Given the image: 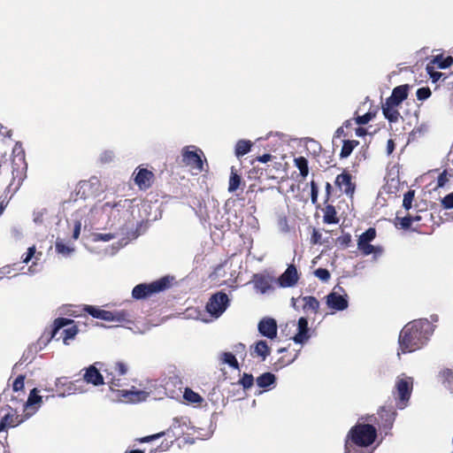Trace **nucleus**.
Instances as JSON below:
<instances>
[{"label":"nucleus","mask_w":453,"mask_h":453,"mask_svg":"<svg viewBox=\"0 0 453 453\" xmlns=\"http://www.w3.org/2000/svg\"><path fill=\"white\" fill-rule=\"evenodd\" d=\"M44 214L43 211H38L35 213L34 221L35 223H41L42 221V216Z\"/></svg>","instance_id":"0e129e2a"},{"label":"nucleus","mask_w":453,"mask_h":453,"mask_svg":"<svg viewBox=\"0 0 453 453\" xmlns=\"http://www.w3.org/2000/svg\"><path fill=\"white\" fill-rule=\"evenodd\" d=\"M251 355L260 357L264 361L270 355V348L265 341H258L251 349Z\"/></svg>","instance_id":"b1692460"},{"label":"nucleus","mask_w":453,"mask_h":453,"mask_svg":"<svg viewBox=\"0 0 453 453\" xmlns=\"http://www.w3.org/2000/svg\"><path fill=\"white\" fill-rule=\"evenodd\" d=\"M295 165L300 171V174L305 178L309 173L308 161L303 157L295 158Z\"/></svg>","instance_id":"2f4dec72"},{"label":"nucleus","mask_w":453,"mask_h":453,"mask_svg":"<svg viewBox=\"0 0 453 453\" xmlns=\"http://www.w3.org/2000/svg\"><path fill=\"white\" fill-rule=\"evenodd\" d=\"M304 304L303 308L307 310H311L314 312H317V311L319 308V301L313 297V296H304L303 298Z\"/></svg>","instance_id":"c9c22d12"},{"label":"nucleus","mask_w":453,"mask_h":453,"mask_svg":"<svg viewBox=\"0 0 453 453\" xmlns=\"http://www.w3.org/2000/svg\"><path fill=\"white\" fill-rule=\"evenodd\" d=\"M254 288L257 292L265 295L272 290H273V287L272 285V281L270 279L256 275L254 280Z\"/></svg>","instance_id":"412c9836"},{"label":"nucleus","mask_w":453,"mask_h":453,"mask_svg":"<svg viewBox=\"0 0 453 453\" xmlns=\"http://www.w3.org/2000/svg\"><path fill=\"white\" fill-rule=\"evenodd\" d=\"M453 63V58L451 57H448L443 58L442 57H435L433 60V64H436L439 68L445 69L449 67Z\"/></svg>","instance_id":"37998d69"},{"label":"nucleus","mask_w":453,"mask_h":453,"mask_svg":"<svg viewBox=\"0 0 453 453\" xmlns=\"http://www.w3.org/2000/svg\"><path fill=\"white\" fill-rule=\"evenodd\" d=\"M311 202L313 203H315L317 202V199H318V194H319V191H318V188L315 184L314 181H311Z\"/></svg>","instance_id":"052dcab7"},{"label":"nucleus","mask_w":453,"mask_h":453,"mask_svg":"<svg viewBox=\"0 0 453 453\" xmlns=\"http://www.w3.org/2000/svg\"><path fill=\"white\" fill-rule=\"evenodd\" d=\"M272 158V156L270 154H264L260 157H257V160L260 162V163H263V164H265L267 162H269Z\"/></svg>","instance_id":"e2e57ef3"},{"label":"nucleus","mask_w":453,"mask_h":453,"mask_svg":"<svg viewBox=\"0 0 453 453\" xmlns=\"http://www.w3.org/2000/svg\"><path fill=\"white\" fill-rule=\"evenodd\" d=\"M35 246L29 247L27 250V252L26 254V257L22 258V262L25 264H27L32 259V257L35 256Z\"/></svg>","instance_id":"bf43d9fd"},{"label":"nucleus","mask_w":453,"mask_h":453,"mask_svg":"<svg viewBox=\"0 0 453 453\" xmlns=\"http://www.w3.org/2000/svg\"><path fill=\"white\" fill-rule=\"evenodd\" d=\"M169 285L167 278H162L150 284H139L133 288L132 296L134 299H142L152 294L165 290Z\"/></svg>","instance_id":"0eeeda50"},{"label":"nucleus","mask_w":453,"mask_h":453,"mask_svg":"<svg viewBox=\"0 0 453 453\" xmlns=\"http://www.w3.org/2000/svg\"><path fill=\"white\" fill-rule=\"evenodd\" d=\"M258 332L265 337L271 340L277 336V323L274 319L264 318L257 325Z\"/></svg>","instance_id":"f8f14e48"},{"label":"nucleus","mask_w":453,"mask_h":453,"mask_svg":"<svg viewBox=\"0 0 453 453\" xmlns=\"http://www.w3.org/2000/svg\"><path fill=\"white\" fill-rule=\"evenodd\" d=\"M72 322L73 320L65 318L57 319L54 322V328L51 333V338H56L59 331Z\"/></svg>","instance_id":"7c9ffc66"},{"label":"nucleus","mask_w":453,"mask_h":453,"mask_svg":"<svg viewBox=\"0 0 453 453\" xmlns=\"http://www.w3.org/2000/svg\"><path fill=\"white\" fill-rule=\"evenodd\" d=\"M11 167L13 180H15L16 178H18L19 180H22L24 171L27 168L23 153L19 152L14 157L11 163Z\"/></svg>","instance_id":"2eb2a0df"},{"label":"nucleus","mask_w":453,"mask_h":453,"mask_svg":"<svg viewBox=\"0 0 453 453\" xmlns=\"http://www.w3.org/2000/svg\"><path fill=\"white\" fill-rule=\"evenodd\" d=\"M413 197H414V191H412V190H410L404 194L403 200V206L405 210L408 211L411 208Z\"/></svg>","instance_id":"de8ad7c7"},{"label":"nucleus","mask_w":453,"mask_h":453,"mask_svg":"<svg viewBox=\"0 0 453 453\" xmlns=\"http://www.w3.org/2000/svg\"><path fill=\"white\" fill-rule=\"evenodd\" d=\"M241 184V177L234 172V169L232 168L230 179H229V185H228V191L229 192H234Z\"/></svg>","instance_id":"ea45409f"},{"label":"nucleus","mask_w":453,"mask_h":453,"mask_svg":"<svg viewBox=\"0 0 453 453\" xmlns=\"http://www.w3.org/2000/svg\"><path fill=\"white\" fill-rule=\"evenodd\" d=\"M441 205L444 209H453V192L442 198Z\"/></svg>","instance_id":"864d4df0"},{"label":"nucleus","mask_w":453,"mask_h":453,"mask_svg":"<svg viewBox=\"0 0 453 453\" xmlns=\"http://www.w3.org/2000/svg\"><path fill=\"white\" fill-rule=\"evenodd\" d=\"M417 98L418 100H426L431 96V90L428 88H420L417 90Z\"/></svg>","instance_id":"3c124183"},{"label":"nucleus","mask_w":453,"mask_h":453,"mask_svg":"<svg viewBox=\"0 0 453 453\" xmlns=\"http://www.w3.org/2000/svg\"><path fill=\"white\" fill-rule=\"evenodd\" d=\"M83 310L93 318L111 322L128 321L129 315L125 311H110L92 305H85Z\"/></svg>","instance_id":"39448f33"},{"label":"nucleus","mask_w":453,"mask_h":453,"mask_svg":"<svg viewBox=\"0 0 453 453\" xmlns=\"http://www.w3.org/2000/svg\"><path fill=\"white\" fill-rule=\"evenodd\" d=\"M78 333V329L75 326H72L65 329H63L61 332V336L63 337V342L65 345L69 344V340H72L75 337Z\"/></svg>","instance_id":"72a5a7b5"},{"label":"nucleus","mask_w":453,"mask_h":453,"mask_svg":"<svg viewBox=\"0 0 453 453\" xmlns=\"http://www.w3.org/2000/svg\"><path fill=\"white\" fill-rule=\"evenodd\" d=\"M21 422L22 419H19V416L12 409H7L0 419V433L7 428L14 427Z\"/></svg>","instance_id":"a211bd4d"},{"label":"nucleus","mask_w":453,"mask_h":453,"mask_svg":"<svg viewBox=\"0 0 453 453\" xmlns=\"http://www.w3.org/2000/svg\"><path fill=\"white\" fill-rule=\"evenodd\" d=\"M120 380V379H116L115 376H112L111 379L107 376V384L112 391L116 390V387L121 386Z\"/></svg>","instance_id":"4d7b16f0"},{"label":"nucleus","mask_w":453,"mask_h":453,"mask_svg":"<svg viewBox=\"0 0 453 453\" xmlns=\"http://www.w3.org/2000/svg\"><path fill=\"white\" fill-rule=\"evenodd\" d=\"M183 397L186 401L192 403H200L203 402V398L200 395L194 392L190 388H186Z\"/></svg>","instance_id":"f704fd0d"},{"label":"nucleus","mask_w":453,"mask_h":453,"mask_svg":"<svg viewBox=\"0 0 453 453\" xmlns=\"http://www.w3.org/2000/svg\"><path fill=\"white\" fill-rule=\"evenodd\" d=\"M121 400L126 403H139L145 401L149 396V393L143 390H137L134 387L130 390L118 389L116 390Z\"/></svg>","instance_id":"9d476101"},{"label":"nucleus","mask_w":453,"mask_h":453,"mask_svg":"<svg viewBox=\"0 0 453 453\" xmlns=\"http://www.w3.org/2000/svg\"><path fill=\"white\" fill-rule=\"evenodd\" d=\"M375 236L376 231L374 228L371 227L359 236L357 243H369L375 238Z\"/></svg>","instance_id":"a19ab883"},{"label":"nucleus","mask_w":453,"mask_h":453,"mask_svg":"<svg viewBox=\"0 0 453 453\" xmlns=\"http://www.w3.org/2000/svg\"><path fill=\"white\" fill-rule=\"evenodd\" d=\"M56 250L58 254H61L65 257H68L70 256L73 251H74V249L73 247H71V246H67L64 243V242L60 239H58L56 241Z\"/></svg>","instance_id":"473e14b6"},{"label":"nucleus","mask_w":453,"mask_h":453,"mask_svg":"<svg viewBox=\"0 0 453 453\" xmlns=\"http://www.w3.org/2000/svg\"><path fill=\"white\" fill-rule=\"evenodd\" d=\"M42 403V396L38 395L37 388H33L25 403L26 416L30 417L35 414Z\"/></svg>","instance_id":"ddd939ff"},{"label":"nucleus","mask_w":453,"mask_h":453,"mask_svg":"<svg viewBox=\"0 0 453 453\" xmlns=\"http://www.w3.org/2000/svg\"><path fill=\"white\" fill-rule=\"evenodd\" d=\"M357 446H352L351 449H349V440H346L345 442V453H370L367 445H363L361 443H357Z\"/></svg>","instance_id":"e433bc0d"},{"label":"nucleus","mask_w":453,"mask_h":453,"mask_svg":"<svg viewBox=\"0 0 453 453\" xmlns=\"http://www.w3.org/2000/svg\"><path fill=\"white\" fill-rule=\"evenodd\" d=\"M254 378L251 374L244 373L240 380V384L244 389H248L253 386Z\"/></svg>","instance_id":"49530a36"},{"label":"nucleus","mask_w":453,"mask_h":453,"mask_svg":"<svg viewBox=\"0 0 453 453\" xmlns=\"http://www.w3.org/2000/svg\"><path fill=\"white\" fill-rule=\"evenodd\" d=\"M83 379L87 383L94 386H100L104 383L102 374L94 365L86 369Z\"/></svg>","instance_id":"6ab92c4d"},{"label":"nucleus","mask_w":453,"mask_h":453,"mask_svg":"<svg viewBox=\"0 0 453 453\" xmlns=\"http://www.w3.org/2000/svg\"><path fill=\"white\" fill-rule=\"evenodd\" d=\"M298 279L299 277L296 266L294 265H290L278 278L277 282L280 288H291L297 283Z\"/></svg>","instance_id":"9b49d317"},{"label":"nucleus","mask_w":453,"mask_h":453,"mask_svg":"<svg viewBox=\"0 0 453 453\" xmlns=\"http://www.w3.org/2000/svg\"><path fill=\"white\" fill-rule=\"evenodd\" d=\"M24 380L25 377L23 375H19L16 378L12 385L14 391L21 390L24 388Z\"/></svg>","instance_id":"5fc2aeb1"},{"label":"nucleus","mask_w":453,"mask_h":453,"mask_svg":"<svg viewBox=\"0 0 453 453\" xmlns=\"http://www.w3.org/2000/svg\"><path fill=\"white\" fill-rule=\"evenodd\" d=\"M314 274L322 281H327L330 279V273L328 270L324 268H319L314 272Z\"/></svg>","instance_id":"8fccbe9b"},{"label":"nucleus","mask_w":453,"mask_h":453,"mask_svg":"<svg viewBox=\"0 0 453 453\" xmlns=\"http://www.w3.org/2000/svg\"><path fill=\"white\" fill-rule=\"evenodd\" d=\"M395 150V143L393 140H388L387 143V152L388 155H390Z\"/></svg>","instance_id":"69168bd1"},{"label":"nucleus","mask_w":453,"mask_h":453,"mask_svg":"<svg viewBox=\"0 0 453 453\" xmlns=\"http://www.w3.org/2000/svg\"><path fill=\"white\" fill-rule=\"evenodd\" d=\"M427 321L430 322L432 324V326H434L435 327V326L434 324L437 323L439 321V317L436 314H433L430 316V319H427Z\"/></svg>","instance_id":"338daca9"},{"label":"nucleus","mask_w":453,"mask_h":453,"mask_svg":"<svg viewBox=\"0 0 453 453\" xmlns=\"http://www.w3.org/2000/svg\"><path fill=\"white\" fill-rule=\"evenodd\" d=\"M113 369L114 372L119 376H123L127 372V366L122 362L116 363Z\"/></svg>","instance_id":"603ef678"},{"label":"nucleus","mask_w":453,"mask_h":453,"mask_svg":"<svg viewBox=\"0 0 453 453\" xmlns=\"http://www.w3.org/2000/svg\"><path fill=\"white\" fill-rule=\"evenodd\" d=\"M252 145L253 143L250 140H239L234 147V155L238 158L243 157L250 151Z\"/></svg>","instance_id":"393cba45"},{"label":"nucleus","mask_w":453,"mask_h":453,"mask_svg":"<svg viewBox=\"0 0 453 453\" xmlns=\"http://www.w3.org/2000/svg\"><path fill=\"white\" fill-rule=\"evenodd\" d=\"M356 134L359 137L365 136L366 134V130L363 127H358L356 129Z\"/></svg>","instance_id":"774afa93"},{"label":"nucleus","mask_w":453,"mask_h":453,"mask_svg":"<svg viewBox=\"0 0 453 453\" xmlns=\"http://www.w3.org/2000/svg\"><path fill=\"white\" fill-rule=\"evenodd\" d=\"M357 145H358L357 141H354V140L343 141V144H342V150L340 153L341 158L348 157Z\"/></svg>","instance_id":"bb28decb"},{"label":"nucleus","mask_w":453,"mask_h":453,"mask_svg":"<svg viewBox=\"0 0 453 453\" xmlns=\"http://www.w3.org/2000/svg\"><path fill=\"white\" fill-rule=\"evenodd\" d=\"M230 304L228 296L224 292H217L212 295L206 303V311L214 319H219Z\"/></svg>","instance_id":"423d86ee"},{"label":"nucleus","mask_w":453,"mask_h":453,"mask_svg":"<svg viewBox=\"0 0 453 453\" xmlns=\"http://www.w3.org/2000/svg\"><path fill=\"white\" fill-rule=\"evenodd\" d=\"M412 389V377L407 376L403 373L396 377L394 395L395 398V404L398 409L403 410L407 406Z\"/></svg>","instance_id":"20e7f679"},{"label":"nucleus","mask_w":453,"mask_h":453,"mask_svg":"<svg viewBox=\"0 0 453 453\" xmlns=\"http://www.w3.org/2000/svg\"><path fill=\"white\" fill-rule=\"evenodd\" d=\"M201 155H203V151L195 146H186L181 151L183 163L198 172H202L203 169Z\"/></svg>","instance_id":"6e6552de"},{"label":"nucleus","mask_w":453,"mask_h":453,"mask_svg":"<svg viewBox=\"0 0 453 453\" xmlns=\"http://www.w3.org/2000/svg\"><path fill=\"white\" fill-rule=\"evenodd\" d=\"M97 182H98V180L96 178H92L89 181H82L81 183V188L87 189L92 184H96Z\"/></svg>","instance_id":"680f3d73"},{"label":"nucleus","mask_w":453,"mask_h":453,"mask_svg":"<svg viewBox=\"0 0 453 453\" xmlns=\"http://www.w3.org/2000/svg\"><path fill=\"white\" fill-rule=\"evenodd\" d=\"M434 332V326L426 319H415L407 323L399 334L397 355L420 349L428 342Z\"/></svg>","instance_id":"f257e3e1"},{"label":"nucleus","mask_w":453,"mask_h":453,"mask_svg":"<svg viewBox=\"0 0 453 453\" xmlns=\"http://www.w3.org/2000/svg\"><path fill=\"white\" fill-rule=\"evenodd\" d=\"M134 174V183L140 189H147L151 186L154 176L152 172L145 168H139Z\"/></svg>","instance_id":"4468645a"},{"label":"nucleus","mask_w":453,"mask_h":453,"mask_svg":"<svg viewBox=\"0 0 453 453\" xmlns=\"http://www.w3.org/2000/svg\"><path fill=\"white\" fill-rule=\"evenodd\" d=\"M397 219L400 221L399 225H400L401 228L408 229L411 226V225L414 222H418V221L421 220L422 218L420 215H415V216L408 215V216L403 217L401 219H399V218H397Z\"/></svg>","instance_id":"c756f323"},{"label":"nucleus","mask_w":453,"mask_h":453,"mask_svg":"<svg viewBox=\"0 0 453 453\" xmlns=\"http://www.w3.org/2000/svg\"><path fill=\"white\" fill-rule=\"evenodd\" d=\"M115 154L112 150H107L100 154L99 159L102 163H111L113 161Z\"/></svg>","instance_id":"09e8293b"},{"label":"nucleus","mask_w":453,"mask_h":453,"mask_svg":"<svg viewBox=\"0 0 453 453\" xmlns=\"http://www.w3.org/2000/svg\"><path fill=\"white\" fill-rule=\"evenodd\" d=\"M92 241L95 242H110L111 240L115 238V235L113 234H92Z\"/></svg>","instance_id":"c03bdc74"},{"label":"nucleus","mask_w":453,"mask_h":453,"mask_svg":"<svg viewBox=\"0 0 453 453\" xmlns=\"http://www.w3.org/2000/svg\"><path fill=\"white\" fill-rule=\"evenodd\" d=\"M276 377L271 372H265L257 378V384L259 388H265L275 382Z\"/></svg>","instance_id":"a878e982"},{"label":"nucleus","mask_w":453,"mask_h":453,"mask_svg":"<svg viewBox=\"0 0 453 453\" xmlns=\"http://www.w3.org/2000/svg\"><path fill=\"white\" fill-rule=\"evenodd\" d=\"M335 184L347 195L352 196L355 191V184L351 180L349 173H342L336 177Z\"/></svg>","instance_id":"dca6fc26"},{"label":"nucleus","mask_w":453,"mask_h":453,"mask_svg":"<svg viewBox=\"0 0 453 453\" xmlns=\"http://www.w3.org/2000/svg\"><path fill=\"white\" fill-rule=\"evenodd\" d=\"M118 206V203L110 202L97 203L93 206L84 219V229L100 228L104 224H107L113 210Z\"/></svg>","instance_id":"f03ea898"},{"label":"nucleus","mask_w":453,"mask_h":453,"mask_svg":"<svg viewBox=\"0 0 453 453\" xmlns=\"http://www.w3.org/2000/svg\"><path fill=\"white\" fill-rule=\"evenodd\" d=\"M372 114L370 112H368V113H365L362 116H358L357 118H356V123L358 125H365L372 119Z\"/></svg>","instance_id":"6e6d98bb"},{"label":"nucleus","mask_w":453,"mask_h":453,"mask_svg":"<svg viewBox=\"0 0 453 453\" xmlns=\"http://www.w3.org/2000/svg\"><path fill=\"white\" fill-rule=\"evenodd\" d=\"M81 213L84 214L85 211H80V212H77V214H76V219H75L74 228H73V238L74 240H77L79 238L81 227H82V226H84V220H82V219H79V217Z\"/></svg>","instance_id":"79ce46f5"},{"label":"nucleus","mask_w":453,"mask_h":453,"mask_svg":"<svg viewBox=\"0 0 453 453\" xmlns=\"http://www.w3.org/2000/svg\"><path fill=\"white\" fill-rule=\"evenodd\" d=\"M357 248L365 256H368L372 253L379 254V255H380L382 253V250L380 247H375L368 242L367 243H357Z\"/></svg>","instance_id":"c85d7f7f"},{"label":"nucleus","mask_w":453,"mask_h":453,"mask_svg":"<svg viewBox=\"0 0 453 453\" xmlns=\"http://www.w3.org/2000/svg\"><path fill=\"white\" fill-rule=\"evenodd\" d=\"M397 106L398 105L389 104L388 101H386L382 105L383 115L389 122H396L398 120L400 113L396 109Z\"/></svg>","instance_id":"4be33fe9"},{"label":"nucleus","mask_w":453,"mask_h":453,"mask_svg":"<svg viewBox=\"0 0 453 453\" xmlns=\"http://www.w3.org/2000/svg\"><path fill=\"white\" fill-rule=\"evenodd\" d=\"M379 415L382 419L385 420V426H391L395 418V412L386 407L381 408Z\"/></svg>","instance_id":"cd10ccee"},{"label":"nucleus","mask_w":453,"mask_h":453,"mask_svg":"<svg viewBox=\"0 0 453 453\" xmlns=\"http://www.w3.org/2000/svg\"><path fill=\"white\" fill-rule=\"evenodd\" d=\"M336 212L334 206H327L326 208L325 215H324V222L327 224H334L337 223Z\"/></svg>","instance_id":"4c0bfd02"},{"label":"nucleus","mask_w":453,"mask_h":453,"mask_svg":"<svg viewBox=\"0 0 453 453\" xmlns=\"http://www.w3.org/2000/svg\"><path fill=\"white\" fill-rule=\"evenodd\" d=\"M439 380L441 384L453 392V371L449 368H442L438 374Z\"/></svg>","instance_id":"5701e85b"},{"label":"nucleus","mask_w":453,"mask_h":453,"mask_svg":"<svg viewBox=\"0 0 453 453\" xmlns=\"http://www.w3.org/2000/svg\"><path fill=\"white\" fill-rule=\"evenodd\" d=\"M327 306L334 311H344L348 308V296L341 287H335L326 296Z\"/></svg>","instance_id":"1a4fd4ad"},{"label":"nucleus","mask_w":453,"mask_h":453,"mask_svg":"<svg viewBox=\"0 0 453 453\" xmlns=\"http://www.w3.org/2000/svg\"><path fill=\"white\" fill-rule=\"evenodd\" d=\"M449 179L447 176V171H443L438 177L437 188H442L448 182Z\"/></svg>","instance_id":"13d9d810"},{"label":"nucleus","mask_w":453,"mask_h":453,"mask_svg":"<svg viewBox=\"0 0 453 453\" xmlns=\"http://www.w3.org/2000/svg\"><path fill=\"white\" fill-rule=\"evenodd\" d=\"M426 69L433 82H437L442 76V73L435 71L434 65L431 64H428Z\"/></svg>","instance_id":"a18cd8bd"},{"label":"nucleus","mask_w":453,"mask_h":453,"mask_svg":"<svg viewBox=\"0 0 453 453\" xmlns=\"http://www.w3.org/2000/svg\"><path fill=\"white\" fill-rule=\"evenodd\" d=\"M376 428L370 424H357L349 432L347 440H349V449L357 446V443L370 446L376 438Z\"/></svg>","instance_id":"7ed1b4c3"},{"label":"nucleus","mask_w":453,"mask_h":453,"mask_svg":"<svg viewBox=\"0 0 453 453\" xmlns=\"http://www.w3.org/2000/svg\"><path fill=\"white\" fill-rule=\"evenodd\" d=\"M310 339L308 320L301 317L297 322V333L293 337V341L298 344H303Z\"/></svg>","instance_id":"f3484780"},{"label":"nucleus","mask_w":453,"mask_h":453,"mask_svg":"<svg viewBox=\"0 0 453 453\" xmlns=\"http://www.w3.org/2000/svg\"><path fill=\"white\" fill-rule=\"evenodd\" d=\"M221 360L224 364H227L228 365H230L231 367H233L234 369H239L238 362H237L234 355H233L231 352L222 353Z\"/></svg>","instance_id":"58836bf2"},{"label":"nucleus","mask_w":453,"mask_h":453,"mask_svg":"<svg viewBox=\"0 0 453 453\" xmlns=\"http://www.w3.org/2000/svg\"><path fill=\"white\" fill-rule=\"evenodd\" d=\"M408 96V86L402 85L393 89L392 95L387 99L389 104L399 105Z\"/></svg>","instance_id":"aec40b11"}]
</instances>
